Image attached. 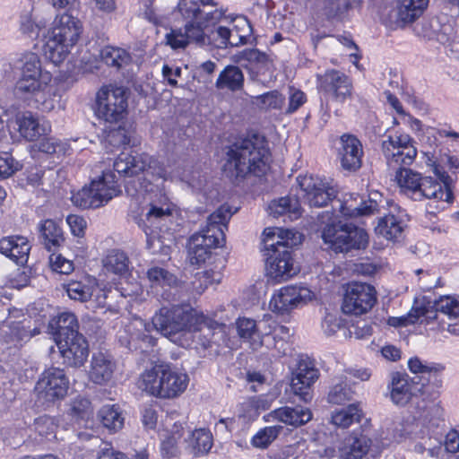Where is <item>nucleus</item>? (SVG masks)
Segmentation results:
<instances>
[{
  "label": "nucleus",
  "instance_id": "obj_60",
  "mask_svg": "<svg viewBox=\"0 0 459 459\" xmlns=\"http://www.w3.org/2000/svg\"><path fill=\"white\" fill-rule=\"evenodd\" d=\"M256 104L264 109H281L285 102V98L277 91H273L257 96Z\"/></svg>",
  "mask_w": 459,
  "mask_h": 459
},
{
  "label": "nucleus",
  "instance_id": "obj_22",
  "mask_svg": "<svg viewBox=\"0 0 459 459\" xmlns=\"http://www.w3.org/2000/svg\"><path fill=\"white\" fill-rule=\"evenodd\" d=\"M318 377L319 371L316 368L315 362L308 357H300L291 378L292 392L303 401H309L311 399L310 387Z\"/></svg>",
  "mask_w": 459,
  "mask_h": 459
},
{
  "label": "nucleus",
  "instance_id": "obj_61",
  "mask_svg": "<svg viewBox=\"0 0 459 459\" xmlns=\"http://www.w3.org/2000/svg\"><path fill=\"white\" fill-rule=\"evenodd\" d=\"M130 143L129 136L125 127L118 126L117 128L110 129L105 138L104 147L107 152H112L111 147H119Z\"/></svg>",
  "mask_w": 459,
  "mask_h": 459
},
{
  "label": "nucleus",
  "instance_id": "obj_4",
  "mask_svg": "<svg viewBox=\"0 0 459 459\" xmlns=\"http://www.w3.org/2000/svg\"><path fill=\"white\" fill-rule=\"evenodd\" d=\"M224 170L230 178L260 177L269 168L270 151L263 135L254 134L234 143L227 152Z\"/></svg>",
  "mask_w": 459,
  "mask_h": 459
},
{
  "label": "nucleus",
  "instance_id": "obj_41",
  "mask_svg": "<svg viewBox=\"0 0 459 459\" xmlns=\"http://www.w3.org/2000/svg\"><path fill=\"white\" fill-rule=\"evenodd\" d=\"M41 241L49 252H56L65 243L62 229L53 220L44 221L39 228Z\"/></svg>",
  "mask_w": 459,
  "mask_h": 459
},
{
  "label": "nucleus",
  "instance_id": "obj_50",
  "mask_svg": "<svg viewBox=\"0 0 459 459\" xmlns=\"http://www.w3.org/2000/svg\"><path fill=\"white\" fill-rule=\"evenodd\" d=\"M100 195L95 192L92 182L83 186L71 197L72 203L82 209H96L101 207Z\"/></svg>",
  "mask_w": 459,
  "mask_h": 459
},
{
  "label": "nucleus",
  "instance_id": "obj_63",
  "mask_svg": "<svg viewBox=\"0 0 459 459\" xmlns=\"http://www.w3.org/2000/svg\"><path fill=\"white\" fill-rule=\"evenodd\" d=\"M56 425L53 418L43 415L37 418L34 421V429L39 436L49 438L54 437Z\"/></svg>",
  "mask_w": 459,
  "mask_h": 459
},
{
  "label": "nucleus",
  "instance_id": "obj_52",
  "mask_svg": "<svg viewBox=\"0 0 459 459\" xmlns=\"http://www.w3.org/2000/svg\"><path fill=\"white\" fill-rule=\"evenodd\" d=\"M362 412L359 404L351 403L346 408L333 411L332 413V423L345 429L350 427L353 422L359 421Z\"/></svg>",
  "mask_w": 459,
  "mask_h": 459
},
{
  "label": "nucleus",
  "instance_id": "obj_44",
  "mask_svg": "<svg viewBox=\"0 0 459 459\" xmlns=\"http://www.w3.org/2000/svg\"><path fill=\"white\" fill-rule=\"evenodd\" d=\"M164 370L165 365H156L145 370L138 380V387L153 396L160 397L161 377Z\"/></svg>",
  "mask_w": 459,
  "mask_h": 459
},
{
  "label": "nucleus",
  "instance_id": "obj_37",
  "mask_svg": "<svg viewBox=\"0 0 459 459\" xmlns=\"http://www.w3.org/2000/svg\"><path fill=\"white\" fill-rule=\"evenodd\" d=\"M144 157L145 153L133 155L122 152L113 163L114 170L124 177L137 176L144 170Z\"/></svg>",
  "mask_w": 459,
  "mask_h": 459
},
{
  "label": "nucleus",
  "instance_id": "obj_56",
  "mask_svg": "<svg viewBox=\"0 0 459 459\" xmlns=\"http://www.w3.org/2000/svg\"><path fill=\"white\" fill-rule=\"evenodd\" d=\"M279 425L265 427L260 429L252 438L251 443L255 447L266 448L282 430Z\"/></svg>",
  "mask_w": 459,
  "mask_h": 459
},
{
  "label": "nucleus",
  "instance_id": "obj_13",
  "mask_svg": "<svg viewBox=\"0 0 459 459\" xmlns=\"http://www.w3.org/2000/svg\"><path fill=\"white\" fill-rule=\"evenodd\" d=\"M68 386L69 380L64 369L49 368L41 373L34 390L39 400L54 403L66 395Z\"/></svg>",
  "mask_w": 459,
  "mask_h": 459
},
{
  "label": "nucleus",
  "instance_id": "obj_48",
  "mask_svg": "<svg viewBox=\"0 0 459 459\" xmlns=\"http://www.w3.org/2000/svg\"><path fill=\"white\" fill-rule=\"evenodd\" d=\"M429 0H398V17L403 22H412L427 8Z\"/></svg>",
  "mask_w": 459,
  "mask_h": 459
},
{
  "label": "nucleus",
  "instance_id": "obj_9",
  "mask_svg": "<svg viewBox=\"0 0 459 459\" xmlns=\"http://www.w3.org/2000/svg\"><path fill=\"white\" fill-rule=\"evenodd\" d=\"M318 220L325 225L322 238L335 252H348L351 249L365 248L368 242L366 230L352 224H342L338 215L323 212Z\"/></svg>",
  "mask_w": 459,
  "mask_h": 459
},
{
  "label": "nucleus",
  "instance_id": "obj_64",
  "mask_svg": "<svg viewBox=\"0 0 459 459\" xmlns=\"http://www.w3.org/2000/svg\"><path fill=\"white\" fill-rule=\"evenodd\" d=\"M351 6L350 0H329L325 6V14L329 18H342Z\"/></svg>",
  "mask_w": 459,
  "mask_h": 459
},
{
  "label": "nucleus",
  "instance_id": "obj_40",
  "mask_svg": "<svg viewBox=\"0 0 459 459\" xmlns=\"http://www.w3.org/2000/svg\"><path fill=\"white\" fill-rule=\"evenodd\" d=\"M269 213L274 218L287 216L294 221L301 216V208L299 200L294 196L281 197L273 200L268 206Z\"/></svg>",
  "mask_w": 459,
  "mask_h": 459
},
{
  "label": "nucleus",
  "instance_id": "obj_26",
  "mask_svg": "<svg viewBox=\"0 0 459 459\" xmlns=\"http://www.w3.org/2000/svg\"><path fill=\"white\" fill-rule=\"evenodd\" d=\"M203 28L202 36L198 39H189V44L195 43L198 46H212L216 48H227L228 47H238L247 44V36H238V39L230 38V29L218 25Z\"/></svg>",
  "mask_w": 459,
  "mask_h": 459
},
{
  "label": "nucleus",
  "instance_id": "obj_11",
  "mask_svg": "<svg viewBox=\"0 0 459 459\" xmlns=\"http://www.w3.org/2000/svg\"><path fill=\"white\" fill-rule=\"evenodd\" d=\"M414 140L407 134L388 135L382 142V152L390 169L395 170L413 163L417 156Z\"/></svg>",
  "mask_w": 459,
  "mask_h": 459
},
{
  "label": "nucleus",
  "instance_id": "obj_54",
  "mask_svg": "<svg viewBox=\"0 0 459 459\" xmlns=\"http://www.w3.org/2000/svg\"><path fill=\"white\" fill-rule=\"evenodd\" d=\"M221 281V273L213 270H205L197 273L195 280L192 281L193 294L201 295L209 285L220 283Z\"/></svg>",
  "mask_w": 459,
  "mask_h": 459
},
{
  "label": "nucleus",
  "instance_id": "obj_20",
  "mask_svg": "<svg viewBox=\"0 0 459 459\" xmlns=\"http://www.w3.org/2000/svg\"><path fill=\"white\" fill-rule=\"evenodd\" d=\"M312 297V291L306 287L285 286L273 293L269 307L273 312L285 314L306 304Z\"/></svg>",
  "mask_w": 459,
  "mask_h": 459
},
{
  "label": "nucleus",
  "instance_id": "obj_42",
  "mask_svg": "<svg viewBox=\"0 0 459 459\" xmlns=\"http://www.w3.org/2000/svg\"><path fill=\"white\" fill-rule=\"evenodd\" d=\"M95 192L100 194L101 206L106 205L111 199L120 194L119 186L115 180V175L109 171H103L100 176L91 180Z\"/></svg>",
  "mask_w": 459,
  "mask_h": 459
},
{
  "label": "nucleus",
  "instance_id": "obj_1",
  "mask_svg": "<svg viewBox=\"0 0 459 459\" xmlns=\"http://www.w3.org/2000/svg\"><path fill=\"white\" fill-rule=\"evenodd\" d=\"M19 77L14 84V94L43 113L62 108L59 86L52 82V74L42 67L39 56L32 52L19 59Z\"/></svg>",
  "mask_w": 459,
  "mask_h": 459
},
{
  "label": "nucleus",
  "instance_id": "obj_38",
  "mask_svg": "<svg viewBox=\"0 0 459 459\" xmlns=\"http://www.w3.org/2000/svg\"><path fill=\"white\" fill-rule=\"evenodd\" d=\"M404 227L403 215L390 212L379 219L375 231L387 240L395 241L402 238Z\"/></svg>",
  "mask_w": 459,
  "mask_h": 459
},
{
  "label": "nucleus",
  "instance_id": "obj_12",
  "mask_svg": "<svg viewBox=\"0 0 459 459\" xmlns=\"http://www.w3.org/2000/svg\"><path fill=\"white\" fill-rule=\"evenodd\" d=\"M153 330L152 321L150 323L136 317L119 331L118 342L130 351L145 353L156 344V339L152 335Z\"/></svg>",
  "mask_w": 459,
  "mask_h": 459
},
{
  "label": "nucleus",
  "instance_id": "obj_51",
  "mask_svg": "<svg viewBox=\"0 0 459 459\" xmlns=\"http://www.w3.org/2000/svg\"><path fill=\"white\" fill-rule=\"evenodd\" d=\"M100 57L106 65L117 69L127 65L132 60L126 50L111 46H107L100 50Z\"/></svg>",
  "mask_w": 459,
  "mask_h": 459
},
{
  "label": "nucleus",
  "instance_id": "obj_57",
  "mask_svg": "<svg viewBox=\"0 0 459 459\" xmlns=\"http://www.w3.org/2000/svg\"><path fill=\"white\" fill-rule=\"evenodd\" d=\"M354 392L345 383L340 382L335 384L328 394V402L333 404H344L353 398Z\"/></svg>",
  "mask_w": 459,
  "mask_h": 459
},
{
  "label": "nucleus",
  "instance_id": "obj_24",
  "mask_svg": "<svg viewBox=\"0 0 459 459\" xmlns=\"http://www.w3.org/2000/svg\"><path fill=\"white\" fill-rule=\"evenodd\" d=\"M64 364L72 368H80L89 356V343L82 333L56 341Z\"/></svg>",
  "mask_w": 459,
  "mask_h": 459
},
{
  "label": "nucleus",
  "instance_id": "obj_5",
  "mask_svg": "<svg viewBox=\"0 0 459 459\" xmlns=\"http://www.w3.org/2000/svg\"><path fill=\"white\" fill-rule=\"evenodd\" d=\"M388 389L390 398L396 405L403 406L410 401L412 402L411 413L416 421L414 429H418L420 425L425 428L434 418L439 416L441 409L437 403L423 395L418 396L417 392L421 388L416 385L407 374L392 372Z\"/></svg>",
  "mask_w": 459,
  "mask_h": 459
},
{
  "label": "nucleus",
  "instance_id": "obj_34",
  "mask_svg": "<svg viewBox=\"0 0 459 459\" xmlns=\"http://www.w3.org/2000/svg\"><path fill=\"white\" fill-rule=\"evenodd\" d=\"M434 311H421L417 316H425L428 320L438 319L442 315L449 320L459 318V297L453 295L441 296L434 302Z\"/></svg>",
  "mask_w": 459,
  "mask_h": 459
},
{
  "label": "nucleus",
  "instance_id": "obj_2",
  "mask_svg": "<svg viewBox=\"0 0 459 459\" xmlns=\"http://www.w3.org/2000/svg\"><path fill=\"white\" fill-rule=\"evenodd\" d=\"M178 11L186 22L184 30H172L167 34V43L173 48H185L189 39L202 36V29L215 26L224 18L214 0H179Z\"/></svg>",
  "mask_w": 459,
  "mask_h": 459
},
{
  "label": "nucleus",
  "instance_id": "obj_23",
  "mask_svg": "<svg viewBox=\"0 0 459 459\" xmlns=\"http://www.w3.org/2000/svg\"><path fill=\"white\" fill-rule=\"evenodd\" d=\"M236 326L239 338L248 343L252 350L257 351L264 345L270 348V344L264 343V338L270 336L273 331L269 320L256 323L253 319L243 317L237 320Z\"/></svg>",
  "mask_w": 459,
  "mask_h": 459
},
{
  "label": "nucleus",
  "instance_id": "obj_18",
  "mask_svg": "<svg viewBox=\"0 0 459 459\" xmlns=\"http://www.w3.org/2000/svg\"><path fill=\"white\" fill-rule=\"evenodd\" d=\"M318 89L336 102L343 103L352 96V81L344 73L329 69L317 74Z\"/></svg>",
  "mask_w": 459,
  "mask_h": 459
},
{
  "label": "nucleus",
  "instance_id": "obj_36",
  "mask_svg": "<svg viewBox=\"0 0 459 459\" xmlns=\"http://www.w3.org/2000/svg\"><path fill=\"white\" fill-rule=\"evenodd\" d=\"M186 450L195 457L207 455L212 447L213 438L210 430L197 429L185 438Z\"/></svg>",
  "mask_w": 459,
  "mask_h": 459
},
{
  "label": "nucleus",
  "instance_id": "obj_25",
  "mask_svg": "<svg viewBox=\"0 0 459 459\" xmlns=\"http://www.w3.org/2000/svg\"><path fill=\"white\" fill-rule=\"evenodd\" d=\"M233 62L244 66L254 81L264 82L262 76L270 72L272 61L257 48H245L232 56Z\"/></svg>",
  "mask_w": 459,
  "mask_h": 459
},
{
  "label": "nucleus",
  "instance_id": "obj_59",
  "mask_svg": "<svg viewBox=\"0 0 459 459\" xmlns=\"http://www.w3.org/2000/svg\"><path fill=\"white\" fill-rule=\"evenodd\" d=\"M144 161V170L143 173L145 177L151 175L164 181L171 178L167 168L157 159L145 153Z\"/></svg>",
  "mask_w": 459,
  "mask_h": 459
},
{
  "label": "nucleus",
  "instance_id": "obj_28",
  "mask_svg": "<svg viewBox=\"0 0 459 459\" xmlns=\"http://www.w3.org/2000/svg\"><path fill=\"white\" fill-rule=\"evenodd\" d=\"M337 207H334L333 214L344 218H356L368 215L377 209V203L372 200L363 201L357 194H344L336 200Z\"/></svg>",
  "mask_w": 459,
  "mask_h": 459
},
{
  "label": "nucleus",
  "instance_id": "obj_62",
  "mask_svg": "<svg viewBox=\"0 0 459 459\" xmlns=\"http://www.w3.org/2000/svg\"><path fill=\"white\" fill-rule=\"evenodd\" d=\"M71 411L73 417L80 420H88L93 413L90 400L82 397L74 400Z\"/></svg>",
  "mask_w": 459,
  "mask_h": 459
},
{
  "label": "nucleus",
  "instance_id": "obj_30",
  "mask_svg": "<svg viewBox=\"0 0 459 459\" xmlns=\"http://www.w3.org/2000/svg\"><path fill=\"white\" fill-rule=\"evenodd\" d=\"M311 419L312 413L310 410L303 406L281 407L264 416V420L266 422L278 420L295 428L307 423Z\"/></svg>",
  "mask_w": 459,
  "mask_h": 459
},
{
  "label": "nucleus",
  "instance_id": "obj_8",
  "mask_svg": "<svg viewBox=\"0 0 459 459\" xmlns=\"http://www.w3.org/2000/svg\"><path fill=\"white\" fill-rule=\"evenodd\" d=\"M82 30L81 22L71 13L57 16L45 35V56L55 65L62 63L77 43Z\"/></svg>",
  "mask_w": 459,
  "mask_h": 459
},
{
  "label": "nucleus",
  "instance_id": "obj_19",
  "mask_svg": "<svg viewBox=\"0 0 459 459\" xmlns=\"http://www.w3.org/2000/svg\"><path fill=\"white\" fill-rule=\"evenodd\" d=\"M268 252L266 271L272 280L281 282L295 276L299 269L295 264L290 250L279 244L277 249H270Z\"/></svg>",
  "mask_w": 459,
  "mask_h": 459
},
{
  "label": "nucleus",
  "instance_id": "obj_53",
  "mask_svg": "<svg viewBox=\"0 0 459 459\" xmlns=\"http://www.w3.org/2000/svg\"><path fill=\"white\" fill-rule=\"evenodd\" d=\"M108 272L116 274H124L128 271L129 259L127 255L119 250H112L103 261Z\"/></svg>",
  "mask_w": 459,
  "mask_h": 459
},
{
  "label": "nucleus",
  "instance_id": "obj_33",
  "mask_svg": "<svg viewBox=\"0 0 459 459\" xmlns=\"http://www.w3.org/2000/svg\"><path fill=\"white\" fill-rule=\"evenodd\" d=\"M264 247L266 251L277 249L279 244L283 245L290 250V247L301 243V234L292 230L281 228L265 229L264 231Z\"/></svg>",
  "mask_w": 459,
  "mask_h": 459
},
{
  "label": "nucleus",
  "instance_id": "obj_14",
  "mask_svg": "<svg viewBox=\"0 0 459 459\" xmlns=\"http://www.w3.org/2000/svg\"><path fill=\"white\" fill-rule=\"evenodd\" d=\"M297 182L310 207H324L338 195L336 186L318 177L299 175Z\"/></svg>",
  "mask_w": 459,
  "mask_h": 459
},
{
  "label": "nucleus",
  "instance_id": "obj_39",
  "mask_svg": "<svg viewBox=\"0 0 459 459\" xmlns=\"http://www.w3.org/2000/svg\"><path fill=\"white\" fill-rule=\"evenodd\" d=\"M64 288L71 299L87 302L97 290V281L94 278L83 277L79 281H69L64 284Z\"/></svg>",
  "mask_w": 459,
  "mask_h": 459
},
{
  "label": "nucleus",
  "instance_id": "obj_3",
  "mask_svg": "<svg viewBox=\"0 0 459 459\" xmlns=\"http://www.w3.org/2000/svg\"><path fill=\"white\" fill-rule=\"evenodd\" d=\"M395 179L401 192L414 201L432 199L437 202H454L453 180L440 164H432V171L437 177H422L408 168L395 169Z\"/></svg>",
  "mask_w": 459,
  "mask_h": 459
},
{
  "label": "nucleus",
  "instance_id": "obj_17",
  "mask_svg": "<svg viewBox=\"0 0 459 459\" xmlns=\"http://www.w3.org/2000/svg\"><path fill=\"white\" fill-rule=\"evenodd\" d=\"M376 302L375 289L367 283L352 282L346 289L342 305L345 314L356 316L367 313Z\"/></svg>",
  "mask_w": 459,
  "mask_h": 459
},
{
  "label": "nucleus",
  "instance_id": "obj_46",
  "mask_svg": "<svg viewBox=\"0 0 459 459\" xmlns=\"http://www.w3.org/2000/svg\"><path fill=\"white\" fill-rule=\"evenodd\" d=\"M452 32L453 28L450 24H441L437 18H433L421 23V31L420 33L424 38L436 39L441 44H446Z\"/></svg>",
  "mask_w": 459,
  "mask_h": 459
},
{
  "label": "nucleus",
  "instance_id": "obj_32",
  "mask_svg": "<svg viewBox=\"0 0 459 459\" xmlns=\"http://www.w3.org/2000/svg\"><path fill=\"white\" fill-rule=\"evenodd\" d=\"M188 376L185 373L172 369L165 365V370L161 377L160 398H173L182 394L187 387Z\"/></svg>",
  "mask_w": 459,
  "mask_h": 459
},
{
  "label": "nucleus",
  "instance_id": "obj_45",
  "mask_svg": "<svg viewBox=\"0 0 459 459\" xmlns=\"http://www.w3.org/2000/svg\"><path fill=\"white\" fill-rule=\"evenodd\" d=\"M98 419L102 426L110 432L120 430L125 422L123 412L117 404L103 405L98 411Z\"/></svg>",
  "mask_w": 459,
  "mask_h": 459
},
{
  "label": "nucleus",
  "instance_id": "obj_16",
  "mask_svg": "<svg viewBox=\"0 0 459 459\" xmlns=\"http://www.w3.org/2000/svg\"><path fill=\"white\" fill-rule=\"evenodd\" d=\"M191 345L195 342L204 349L220 346L226 342V325L218 323L198 312L197 320L191 330Z\"/></svg>",
  "mask_w": 459,
  "mask_h": 459
},
{
  "label": "nucleus",
  "instance_id": "obj_49",
  "mask_svg": "<svg viewBox=\"0 0 459 459\" xmlns=\"http://www.w3.org/2000/svg\"><path fill=\"white\" fill-rule=\"evenodd\" d=\"M79 325L74 314L71 312L61 313L55 322V339L59 341L65 337H72L78 332Z\"/></svg>",
  "mask_w": 459,
  "mask_h": 459
},
{
  "label": "nucleus",
  "instance_id": "obj_10",
  "mask_svg": "<svg viewBox=\"0 0 459 459\" xmlns=\"http://www.w3.org/2000/svg\"><path fill=\"white\" fill-rule=\"evenodd\" d=\"M127 108V94L123 87L103 86L96 96V116L107 123L120 121Z\"/></svg>",
  "mask_w": 459,
  "mask_h": 459
},
{
  "label": "nucleus",
  "instance_id": "obj_47",
  "mask_svg": "<svg viewBox=\"0 0 459 459\" xmlns=\"http://www.w3.org/2000/svg\"><path fill=\"white\" fill-rule=\"evenodd\" d=\"M30 324V320L11 323L8 325V331H5L6 342L13 346H19L39 333L35 330L34 333L31 332Z\"/></svg>",
  "mask_w": 459,
  "mask_h": 459
},
{
  "label": "nucleus",
  "instance_id": "obj_31",
  "mask_svg": "<svg viewBox=\"0 0 459 459\" xmlns=\"http://www.w3.org/2000/svg\"><path fill=\"white\" fill-rule=\"evenodd\" d=\"M115 368L109 354L102 351L93 353L89 370L90 379L95 384H105L112 378Z\"/></svg>",
  "mask_w": 459,
  "mask_h": 459
},
{
  "label": "nucleus",
  "instance_id": "obj_55",
  "mask_svg": "<svg viewBox=\"0 0 459 459\" xmlns=\"http://www.w3.org/2000/svg\"><path fill=\"white\" fill-rule=\"evenodd\" d=\"M147 277L152 287H175L178 284L177 277L168 270L154 266L147 271Z\"/></svg>",
  "mask_w": 459,
  "mask_h": 459
},
{
  "label": "nucleus",
  "instance_id": "obj_6",
  "mask_svg": "<svg viewBox=\"0 0 459 459\" xmlns=\"http://www.w3.org/2000/svg\"><path fill=\"white\" fill-rule=\"evenodd\" d=\"M198 311L190 304L183 303L162 307L152 316L155 330L182 346H191V330L197 320Z\"/></svg>",
  "mask_w": 459,
  "mask_h": 459
},
{
  "label": "nucleus",
  "instance_id": "obj_7",
  "mask_svg": "<svg viewBox=\"0 0 459 459\" xmlns=\"http://www.w3.org/2000/svg\"><path fill=\"white\" fill-rule=\"evenodd\" d=\"M232 214L229 206L221 205L208 217L205 228L190 238L188 255L192 264H205L212 258L213 249L224 241V229Z\"/></svg>",
  "mask_w": 459,
  "mask_h": 459
},
{
  "label": "nucleus",
  "instance_id": "obj_21",
  "mask_svg": "<svg viewBox=\"0 0 459 459\" xmlns=\"http://www.w3.org/2000/svg\"><path fill=\"white\" fill-rule=\"evenodd\" d=\"M382 451V446L366 435H351L340 448V459H374Z\"/></svg>",
  "mask_w": 459,
  "mask_h": 459
},
{
  "label": "nucleus",
  "instance_id": "obj_58",
  "mask_svg": "<svg viewBox=\"0 0 459 459\" xmlns=\"http://www.w3.org/2000/svg\"><path fill=\"white\" fill-rule=\"evenodd\" d=\"M272 324L273 331L270 335H272L274 343L273 348L278 351L279 354H286V341L290 336V330L288 326L278 325L274 321H270Z\"/></svg>",
  "mask_w": 459,
  "mask_h": 459
},
{
  "label": "nucleus",
  "instance_id": "obj_15",
  "mask_svg": "<svg viewBox=\"0 0 459 459\" xmlns=\"http://www.w3.org/2000/svg\"><path fill=\"white\" fill-rule=\"evenodd\" d=\"M171 216V204L166 195H162L158 202H152L149 211L145 214V221H143V227L146 235L147 248L153 254L161 249V241L158 238V232L155 230L148 229L153 227L158 229L162 221H167Z\"/></svg>",
  "mask_w": 459,
  "mask_h": 459
},
{
  "label": "nucleus",
  "instance_id": "obj_27",
  "mask_svg": "<svg viewBox=\"0 0 459 459\" xmlns=\"http://www.w3.org/2000/svg\"><path fill=\"white\" fill-rule=\"evenodd\" d=\"M339 159L344 170L356 172L362 166L364 155L361 142L353 134H345L341 136Z\"/></svg>",
  "mask_w": 459,
  "mask_h": 459
},
{
  "label": "nucleus",
  "instance_id": "obj_43",
  "mask_svg": "<svg viewBox=\"0 0 459 459\" xmlns=\"http://www.w3.org/2000/svg\"><path fill=\"white\" fill-rule=\"evenodd\" d=\"M215 86L218 90L238 91L244 87V74L237 65H227L219 74Z\"/></svg>",
  "mask_w": 459,
  "mask_h": 459
},
{
  "label": "nucleus",
  "instance_id": "obj_29",
  "mask_svg": "<svg viewBox=\"0 0 459 459\" xmlns=\"http://www.w3.org/2000/svg\"><path fill=\"white\" fill-rule=\"evenodd\" d=\"M30 245L27 238L13 235L0 238V253L18 265L28 262Z\"/></svg>",
  "mask_w": 459,
  "mask_h": 459
},
{
  "label": "nucleus",
  "instance_id": "obj_35",
  "mask_svg": "<svg viewBox=\"0 0 459 459\" xmlns=\"http://www.w3.org/2000/svg\"><path fill=\"white\" fill-rule=\"evenodd\" d=\"M15 123L21 135L29 141H35L48 131V126L41 125L39 117L30 111L18 113Z\"/></svg>",
  "mask_w": 459,
  "mask_h": 459
}]
</instances>
